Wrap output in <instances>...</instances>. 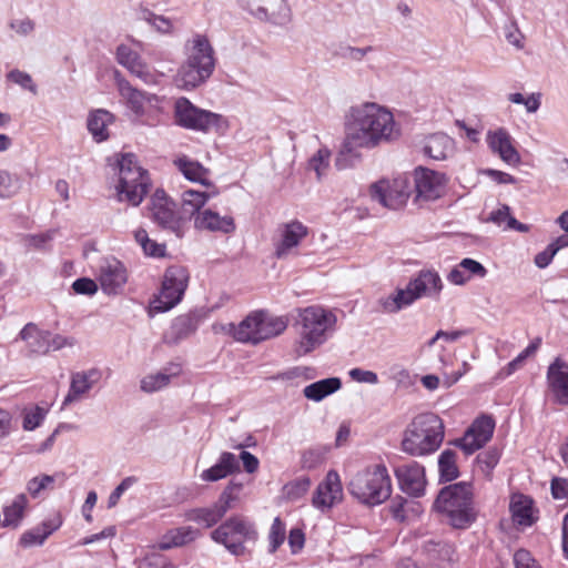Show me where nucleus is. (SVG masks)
Listing matches in <instances>:
<instances>
[{
    "instance_id": "25",
    "label": "nucleus",
    "mask_w": 568,
    "mask_h": 568,
    "mask_svg": "<svg viewBox=\"0 0 568 568\" xmlns=\"http://www.w3.org/2000/svg\"><path fill=\"white\" fill-rule=\"evenodd\" d=\"M101 378V372L91 368L85 372H77L71 375L70 388L64 397L63 405H70L82 398Z\"/></svg>"
},
{
    "instance_id": "5",
    "label": "nucleus",
    "mask_w": 568,
    "mask_h": 568,
    "mask_svg": "<svg viewBox=\"0 0 568 568\" xmlns=\"http://www.w3.org/2000/svg\"><path fill=\"white\" fill-rule=\"evenodd\" d=\"M288 321L284 316H274L265 311L251 312L237 325H222L223 332L240 343L257 345L281 335L287 328Z\"/></svg>"
},
{
    "instance_id": "6",
    "label": "nucleus",
    "mask_w": 568,
    "mask_h": 568,
    "mask_svg": "<svg viewBox=\"0 0 568 568\" xmlns=\"http://www.w3.org/2000/svg\"><path fill=\"white\" fill-rule=\"evenodd\" d=\"M300 338L295 346L298 356L306 355L322 345L336 325V316L320 306H308L298 314Z\"/></svg>"
},
{
    "instance_id": "50",
    "label": "nucleus",
    "mask_w": 568,
    "mask_h": 568,
    "mask_svg": "<svg viewBox=\"0 0 568 568\" xmlns=\"http://www.w3.org/2000/svg\"><path fill=\"white\" fill-rule=\"evenodd\" d=\"M286 536L285 525L276 517L273 520L268 532L270 552H275L278 547L284 542Z\"/></svg>"
},
{
    "instance_id": "34",
    "label": "nucleus",
    "mask_w": 568,
    "mask_h": 568,
    "mask_svg": "<svg viewBox=\"0 0 568 568\" xmlns=\"http://www.w3.org/2000/svg\"><path fill=\"white\" fill-rule=\"evenodd\" d=\"M61 523L59 516L44 520L41 525L23 532L20 538V545L26 548L42 545L61 526Z\"/></svg>"
},
{
    "instance_id": "8",
    "label": "nucleus",
    "mask_w": 568,
    "mask_h": 568,
    "mask_svg": "<svg viewBox=\"0 0 568 568\" xmlns=\"http://www.w3.org/2000/svg\"><path fill=\"white\" fill-rule=\"evenodd\" d=\"M150 185L148 171L138 164L135 155L123 154L119 161V200L138 206L149 192Z\"/></svg>"
},
{
    "instance_id": "36",
    "label": "nucleus",
    "mask_w": 568,
    "mask_h": 568,
    "mask_svg": "<svg viewBox=\"0 0 568 568\" xmlns=\"http://www.w3.org/2000/svg\"><path fill=\"white\" fill-rule=\"evenodd\" d=\"M174 164L189 181L200 183L204 186L213 185L209 180L210 171L199 162L192 161L186 156H180L174 160Z\"/></svg>"
},
{
    "instance_id": "35",
    "label": "nucleus",
    "mask_w": 568,
    "mask_h": 568,
    "mask_svg": "<svg viewBox=\"0 0 568 568\" xmlns=\"http://www.w3.org/2000/svg\"><path fill=\"white\" fill-rule=\"evenodd\" d=\"M20 337L27 343L31 353L45 354L51 348L49 334L40 331L33 323H29L22 328Z\"/></svg>"
},
{
    "instance_id": "43",
    "label": "nucleus",
    "mask_w": 568,
    "mask_h": 568,
    "mask_svg": "<svg viewBox=\"0 0 568 568\" xmlns=\"http://www.w3.org/2000/svg\"><path fill=\"white\" fill-rule=\"evenodd\" d=\"M169 371V373L162 372L145 376L141 381V389L145 393H153L162 389L163 387L169 385L171 377L178 376L180 374L181 368L179 365H174Z\"/></svg>"
},
{
    "instance_id": "51",
    "label": "nucleus",
    "mask_w": 568,
    "mask_h": 568,
    "mask_svg": "<svg viewBox=\"0 0 568 568\" xmlns=\"http://www.w3.org/2000/svg\"><path fill=\"white\" fill-rule=\"evenodd\" d=\"M476 460L485 476H489L494 467L499 462V453L497 449H488L485 453L479 454Z\"/></svg>"
},
{
    "instance_id": "21",
    "label": "nucleus",
    "mask_w": 568,
    "mask_h": 568,
    "mask_svg": "<svg viewBox=\"0 0 568 568\" xmlns=\"http://www.w3.org/2000/svg\"><path fill=\"white\" fill-rule=\"evenodd\" d=\"M247 7L262 21L284 24L290 20V9L285 0H248Z\"/></svg>"
},
{
    "instance_id": "19",
    "label": "nucleus",
    "mask_w": 568,
    "mask_h": 568,
    "mask_svg": "<svg viewBox=\"0 0 568 568\" xmlns=\"http://www.w3.org/2000/svg\"><path fill=\"white\" fill-rule=\"evenodd\" d=\"M116 59L131 74L146 84H156L160 78L164 75L162 72H152L141 57L125 44L118 47Z\"/></svg>"
},
{
    "instance_id": "28",
    "label": "nucleus",
    "mask_w": 568,
    "mask_h": 568,
    "mask_svg": "<svg viewBox=\"0 0 568 568\" xmlns=\"http://www.w3.org/2000/svg\"><path fill=\"white\" fill-rule=\"evenodd\" d=\"M194 224L196 229L222 232L224 234L232 233L235 230V222L232 216H221L217 212L210 209L199 212L194 217Z\"/></svg>"
},
{
    "instance_id": "27",
    "label": "nucleus",
    "mask_w": 568,
    "mask_h": 568,
    "mask_svg": "<svg viewBox=\"0 0 568 568\" xmlns=\"http://www.w3.org/2000/svg\"><path fill=\"white\" fill-rule=\"evenodd\" d=\"M175 205L168 199L163 190H156L151 199V215L154 222L163 227H174L176 224Z\"/></svg>"
},
{
    "instance_id": "18",
    "label": "nucleus",
    "mask_w": 568,
    "mask_h": 568,
    "mask_svg": "<svg viewBox=\"0 0 568 568\" xmlns=\"http://www.w3.org/2000/svg\"><path fill=\"white\" fill-rule=\"evenodd\" d=\"M280 237L275 243L274 255L278 260L286 258L307 236L308 229L300 221H291L278 226Z\"/></svg>"
},
{
    "instance_id": "57",
    "label": "nucleus",
    "mask_w": 568,
    "mask_h": 568,
    "mask_svg": "<svg viewBox=\"0 0 568 568\" xmlns=\"http://www.w3.org/2000/svg\"><path fill=\"white\" fill-rule=\"evenodd\" d=\"M44 418V412L40 407L26 413L23 417V428L26 430H33L38 427Z\"/></svg>"
},
{
    "instance_id": "1",
    "label": "nucleus",
    "mask_w": 568,
    "mask_h": 568,
    "mask_svg": "<svg viewBox=\"0 0 568 568\" xmlns=\"http://www.w3.org/2000/svg\"><path fill=\"white\" fill-rule=\"evenodd\" d=\"M400 129L393 113L377 103H364L351 109V121L341 156L356 149H373L396 140Z\"/></svg>"
},
{
    "instance_id": "39",
    "label": "nucleus",
    "mask_w": 568,
    "mask_h": 568,
    "mask_svg": "<svg viewBox=\"0 0 568 568\" xmlns=\"http://www.w3.org/2000/svg\"><path fill=\"white\" fill-rule=\"evenodd\" d=\"M342 386L341 379L337 377H329L313 384L307 385L303 394L307 399L320 402L324 397L338 390Z\"/></svg>"
},
{
    "instance_id": "52",
    "label": "nucleus",
    "mask_w": 568,
    "mask_h": 568,
    "mask_svg": "<svg viewBox=\"0 0 568 568\" xmlns=\"http://www.w3.org/2000/svg\"><path fill=\"white\" fill-rule=\"evenodd\" d=\"M139 568H173L171 562L160 554L146 555L139 564Z\"/></svg>"
},
{
    "instance_id": "42",
    "label": "nucleus",
    "mask_w": 568,
    "mask_h": 568,
    "mask_svg": "<svg viewBox=\"0 0 568 568\" xmlns=\"http://www.w3.org/2000/svg\"><path fill=\"white\" fill-rule=\"evenodd\" d=\"M28 505V498L24 494L16 496L12 503L3 509L4 527H18L23 518L24 509Z\"/></svg>"
},
{
    "instance_id": "44",
    "label": "nucleus",
    "mask_w": 568,
    "mask_h": 568,
    "mask_svg": "<svg viewBox=\"0 0 568 568\" xmlns=\"http://www.w3.org/2000/svg\"><path fill=\"white\" fill-rule=\"evenodd\" d=\"M134 240L141 246L144 254L152 257H163L166 246L149 237L148 232L140 227L134 231Z\"/></svg>"
},
{
    "instance_id": "59",
    "label": "nucleus",
    "mask_w": 568,
    "mask_h": 568,
    "mask_svg": "<svg viewBox=\"0 0 568 568\" xmlns=\"http://www.w3.org/2000/svg\"><path fill=\"white\" fill-rule=\"evenodd\" d=\"M136 481V478L135 477H126L124 478L118 486L116 488L112 491V494L110 495L109 499H108V506L109 508H112L114 507L120 497L122 496V494L129 489L134 483Z\"/></svg>"
},
{
    "instance_id": "48",
    "label": "nucleus",
    "mask_w": 568,
    "mask_h": 568,
    "mask_svg": "<svg viewBox=\"0 0 568 568\" xmlns=\"http://www.w3.org/2000/svg\"><path fill=\"white\" fill-rule=\"evenodd\" d=\"M311 486V480L307 477L298 478L294 481L286 484L283 488L284 495L290 500H296L303 497Z\"/></svg>"
},
{
    "instance_id": "2",
    "label": "nucleus",
    "mask_w": 568,
    "mask_h": 568,
    "mask_svg": "<svg viewBox=\"0 0 568 568\" xmlns=\"http://www.w3.org/2000/svg\"><path fill=\"white\" fill-rule=\"evenodd\" d=\"M445 437L442 418L434 413H423L413 418L404 432L402 449L415 457L435 453Z\"/></svg>"
},
{
    "instance_id": "20",
    "label": "nucleus",
    "mask_w": 568,
    "mask_h": 568,
    "mask_svg": "<svg viewBox=\"0 0 568 568\" xmlns=\"http://www.w3.org/2000/svg\"><path fill=\"white\" fill-rule=\"evenodd\" d=\"M400 489L407 495L419 497L425 491V469L417 462H410L395 468Z\"/></svg>"
},
{
    "instance_id": "13",
    "label": "nucleus",
    "mask_w": 568,
    "mask_h": 568,
    "mask_svg": "<svg viewBox=\"0 0 568 568\" xmlns=\"http://www.w3.org/2000/svg\"><path fill=\"white\" fill-rule=\"evenodd\" d=\"M371 196L384 207L399 210L405 206L410 195V185L406 175L392 181L381 180L371 186Z\"/></svg>"
},
{
    "instance_id": "22",
    "label": "nucleus",
    "mask_w": 568,
    "mask_h": 568,
    "mask_svg": "<svg viewBox=\"0 0 568 568\" xmlns=\"http://www.w3.org/2000/svg\"><path fill=\"white\" fill-rule=\"evenodd\" d=\"M547 385L554 402L568 405V364L556 358L547 371Z\"/></svg>"
},
{
    "instance_id": "11",
    "label": "nucleus",
    "mask_w": 568,
    "mask_h": 568,
    "mask_svg": "<svg viewBox=\"0 0 568 568\" xmlns=\"http://www.w3.org/2000/svg\"><path fill=\"white\" fill-rule=\"evenodd\" d=\"M242 488V483L231 480L214 505L189 510L185 514L186 519L202 525L205 528L213 527L239 500V493Z\"/></svg>"
},
{
    "instance_id": "33",
    "label": "nucleus",
    "mask_w": 568,
    "mask_h": 568,
    "mask_svg": "<svg viewBox=\"0 0 568 568\" xmlns=\"http://www.w3.org/2000/svg\"><path fill=\"white\" fill-rule=\"evenodd\" d=\"M509 510L514 523L520 526H531L537 519L534 516L532 499L523 494H515L511 496Z\"/></svg>"
},
{
    "instance_id": "58",
    "label": "nucleus",
    "mask_w": 568,
    "mask_h": 568,
    "mask_svg": "<svg viewBox=\"0 0 568 568\" xmlns=\"http://www.w3.org/2000/svg\"><path fill=\"white\" fill-rule=\"evenodd\" d=\"M459 267L463 268L465 272H468L469 274L467 276H479L484 277L487 274V270L484 267L483 264L479 262L473 260V258H464L459 263Z\"/></svg>"
},
{
    "instance_id": "30",
    "label": "nucleus",
    "mask_w": 568,
    "mask_h": 568,
    "mask_svg": "<svg viewBox=\"0 0 568 568\" xmlns=\"http://www.w3.org/2000/svg\"><path fill=\"white\" fill-rule=\"evenodd\" d=\"M240 471V464L237 457L229 452L220 455L215 465L205 469L201 474V478L205 481H216Z\"/></svg>"
},
{
    "instance_id": "15",
    "label": "nucleus",
    "mask_w": 568,
    "mask_h": 568,
    "mask_svg": "<svg viewBox=\"0 0 568 568\" xmlns=\"http://www.w3.org/2000/svg\"><path fill=\"white\" fill-rule=\"evenodd\" d=\"M116 84L126 108L136 116L159 112L161 110L162 100L156 94L141 91L132 87L131 83L123 78L118 79Z\"/></svg>"
},
{
    "instance_id": "16",
    "label": "nucleus",
    "mask_w": 568,
    "mask_h": 568,
    "mask_svg": "<svg viewBox=\"0 0 568 568\" xmlns=\"http://www.w3.org/2000/svg\"><path fill=\"white\" fill-rule=\"evenodd\" d=\"M495 429V420L487 415L476 418L462 438L453 444L459 447L465 455H471L484 447L491 438Z\"/></svg>"
},
{
    "instance_id": "46",
    "label": "nucleus",
    "mask_w": 568,
    "mask_h": 568,
    "mask_svg": "<svg viewBox=\"0 0 568 568\" xmlns=\"http://www.w3.org/2000/svg\"><path fill=\"white\" fill-rule=\"evenodd\" d=\"M197 321L191 315H181L176 317L171 326L173 342L187 337L196 331Z\"/></svg>"
},
{
    "instance_id": "4",
    "label": "nucleus",
    "mask_w": 568,
    "mask_h": 568,
    "mask_svg": "<svg viewBox=\"0 0 568 568\" xmlns=\"http://www.w3.org/2000/svg\"><path fill=\"white\" fill-rule=\"evenodd\" d=\"M434 509L454 528H466L476 519L471 485L456 483L442 488L434 501Z\"/></svg>"
},
{
    "instance_id": "32",
    "label": "nucleus",
    "mask_w": 568,
    "mask_h": 568,
    "mask_svg": "<svg viewBox=\"0 0 568 568\" xmlns=\"http://www.w3.org/2000/svg\"><path fill=\"white\" fill-rule=\"evenodd\" d=\"M199 536L200 531L191 526L172 528L161 536L158 547L161 550L182 547L194 541Z\"/></svg>"
},
{
    "instance_id": "10",
    "label": "nucleus",
    "mask_w": 568,
    "mask_h": 568,
    "mask_svg": "<svg viewBox=\"0 0 568 568\" xmlns=\"http://www.w3.org/2000/svg\"><path fill=\"white\" fill-rule=\"evenodd\" d=\"M189 272L184 266L172 265L163 275L162 286L159 295L152 302V310L166 312L178 305L187 287Z\"/></svg>"
},
{
    "instance_id": "14",
    "label": "nucleus",
    "mask_w": 568,
    "mask_h": 568,
    "mask_svg": "<svg viewBox=\"0 0 568 568\" xmlns=\"http://www.w3.org/2000/svg\"><path fill=\"white\" fill-rule=\"evenodd\" d=\"M417 550L428 568H455L459 561L455 546L440 539H423L417 545Z\"/></svg>"
},
{
    "instance_id": "54",
    "label": "nucleus",
    "mask_w": 568,
    "mask_h": 568,
    "mask_svg": "<svg viewBox=\"0 0 568 568\" xmlns=\"http://www.w3.org/2000/svg\"><path fill=\"white\" fill-rule=\"evenodd\" d=\"M8 79L21 85L23 89L31 91L32 93H37V87L28 73L20 70H12L8 73Z\"/></svg>"
},
{
    "instance_id": "41",
    "label": "nucleus",
    "mask_w": 568,
    "mask_h": 568,
    "mask_svg": "<svg viewBox=\"0 0 568 568\" xmlns=\"http://www.w3.org/2000/svg\"><path fill=\"white\" fill-rule=\"evenodd\" d=\"M206 191L186 190L183 192L182 200L184 206H190V213L202 212L201 207L211 199L219 194V190L215 185L206 186Z\"/></svg>"
},
{
    "instance_id": "29",
    "label": "nucleus",
    "mask_w": 568,
    "mask_h": 568,
    "mask_svg": "<svg viewBox=\"0 0 568 568\" xmlns=\"http://www.w3.org/2000/svg\"><path fill=\"white\" fill-rule=\"evenodd\" d=\"M410 287L418 298L422 296L438 297L443 290V281L436 271L424 270L410 281Z\"/></svg>"
},
{
    "instance_id": "38",
    "label": "nucleus",
    "mask_w": 568,
    "mask_h": 568,
    "mask_svg": "<svg viewBox=\"0 0 568 568\" xmlns=\"http://www.w3.org/2000/svg\"><path fill=\"white\" fill-rule=\"evenodd\" d=\"M454 150V141L444 133H436L426 140L425 153L434 160H445Z\"/></svg>"
},
{
    "instance_id": "56",
    "label": "nucleus",
    "mask_w": 568,
    "mask_h": 568,
    "mask_svg": "<svg viewBox=\"0 0 568 568\" xmlns=\"http://www.w3.org/2000/svg\"><path fill=\"white\" fill-rule=\"evenodd\" d=\"M514 565L515 568H541L531 554L525 549H519L514 554Z\"/></svg>"
},
{
    "instance_id": "60",
    "label": "nucleus",
    "mask_w": 568,
    "mask_h": 568,
    "mask_svg": "<svg viewBox=\"0 0 568 568\" xmlns=\"http://www.w3.org/2000/svg\"><path fill=\"white\" fill-rule=\"evenodd\" d=\"M410 504L413 503L403 497L395 498L390 505V511L394 518L405 520L407 517V508Z\"/></svg>"
},
{
    "instance_id": "64",
    "label": "nucleus",
    "mask_w": 568,
    "mask_h": 568,
    "mask_svg": "<svg viewBox=\"0 0 568 568\" xmlns=\"http://www.w3.org/2000/svg\"><path fill=\"white\" fill-rule=\"evenodd\" d=\"M349 376L359 383L376 384L378 382L377 374L372 371H364L361 368H353Z\"/></svg>"
},
{
    "instance_id": "23",
    "label": "nucleus",
    "mask_w": 568,
    "mask_h": 568,
    "mask_svg": "<svg viewBox=\"0 0 568 568\" xmlns=\"http://www.w3.org/2000/svg\"><path fill=\"white\" fill-rule=\"evenodd\" d=\"M487 143L493 153L498 154L499 158L508 165H518L520 163V154L513 145L511 136L509 133L500 128L487 133Z\"/></svg>"
},
{
    "instance_id": "24",
    "label": "nucleus",
    "mask_w": 568,
    "mask_h": 568,
    "mask_svg": "<svg viewBox=\"0 0 568 568\" xmlns=\"http://www.w3.org/2000/svg\"><path fill=\"white\" fill-rule=\"evenodd\" d=\"M343 489L339 476L336 471L329 470L325 480L321 483L313 497V505L316 508H331L342 498Z\"/></svg>"
},
{
    "instance_id": "3",
    "label": "nucleus",
    "mask_w": 568,
    "mask_h": 568,
    "mask_svg": "<svg viewBox=\"0 0 568 568\" xmlns=\"http://www.w3.org/2000/svg\"><path fill=\"white\" fill-rule=\"evenodd\" d=\"M186 61L176 75V84L193 89L204 83L215 68L214 50L205 36L196 34L186 43Z\"/></svg>"
},
{
    "instance_id": "9",
    "label": "nucleus",
    "mask_w": 568,
    "mask_h": 568,
    "mask_svg": "<svg viewBox=\"0 0 568 568\" xmlns=\"http://www.w3.org/2000/svg\"><path fill=\"white\" fill-rule=\"evenodd\" d=\"M211 537L214 541L223 544L231 554L242 556L245 552L244 542L255 540L257 532L252 524L240 516H234L214 529Z\"/></svg>"
},
{
    "instance_id": "63",
    "label": "nucleus",
    "mask_w": 568,
    "mask_h": 568,
    "mask_svg": "<svg viewBox=\"0 0 568 568\" xmlns=\"http://www.w3.org/2000/svg\"><path fill=\"white\" fill-rule=\"evenodd\" d=\"M237 459L242 462L243 468L246 473L254 474L257 471L260 462L253 454L242 450Z\"/></svg>"
},
{
    "instance_id": "49",
    "label": "nucleus",
    "mask_w": 568,
    "mask_h": 568,
    "mask_svg": "<svg viewBox=\"0 0 568 568\" xmlns=\"http://www.w3.org/2000/svg\"><path fill=\"white\" fill-rule=\"evenodd\" d=\"M20 189L19 180L8 171L0 170V197L9 199Z\"/></svg>"
},
{
    "instance_id": "31",
    "label": "nucleus",
    "mask_w": 568,
    "mask_h": 568,
    "mask_svg": "<svg viewBox=\"0 0 568 568\" xmlns=\"http://www.w3.org/2000/svg\"><path fill=\"white\" fill-rule=\"evenodd\" d=\"M240 471V464L237 457L229 452L220 455L215 465L205 469L201 474V478L205 481H216Z\"/></svg>"
},
{
    "instance_id": "37",
    "label": "nucleus",
    "mask_w": 568,
    "mask_h": 568,
    "mask_svg": "<svg viewBox=\"0 0 568 568\" xmlns=\"http://www.w3.org/2000/svg\"><path fill=\"white\" fill-rule=\"evenodd\" d=\"M416 300H418V296L416 295V292L410 287L409 282L406 288H397L393 294L382 298L379 303L384 312L396 313L403 307L413 304Z\"/></svg>"
},
{
    "instance_id": "47",
    "label": "nucleus",
    "mask_w": 568,
    "mask_h": 568,
    "mask_svg": "<svg viewBox=\"0 0 568 568\" xmlns=\"http://www.w3.org/2000/svg\"><path fill=\"white\" fill-rule=\"evenodd\" d=\"M331 152L326 148L320 149L308 161V168L315 171L317 180H321L329 166Z\"/></svg>"
},
{
    "instance_id": "55",
    "label": "nucleus",
    "mask_w": 568,
    "mask_h": 568,
    "mask_svg": "<svg viewBox=\"0 0 568 568\" xmlns=\"http://www.w3.org/2000/svg\"><path fill=\"white\" fill-rule=\"evenodd\" d=\"M324 460V455L318 449H307L302 455V467L306 469L316 468Z\"/></svg>"
},
{
    "instance_id": "12",
    "label": "nucleus",
    "mask_w": 568,
    "mask_h": 568,
    "mask_svg": "<svg viewBox=\"0 0 568 568\" xmlns=\"http://www.w3.org/2000/svg\"><path fill=\"white\" fill-rule=\"evenodd\" d=\"M174 113L179 125L201 132H207L212 126L219 128L225 122L221 114L200 109L186 98L176 100Z\"/></svg>"
},
{
    "instance_id": "7",
    "label": "nucleus",
    "mask_w": 568,
    "mask_h": 568,
    "mask_svg": "<svg viewBox=\"0 0 568 568\" xmlns=\"http://www.w3.org/2000/svg\"><path fill=\"white\" fill-rule=\"evenodd\" d=\"M349 493L362 504L381 505L389 498L392 484L384 465H374L358 471L348 484Z\"/></svg>"
},
{
    "instance_id": "26",
    "label": "nucleus",
    "mask_w": 568,
    "mask_h": 568,
    "mask_svg": "<svg viewBox=\"0 0 568 568\" xmlns=\"http://www.w3.org/2000/svg\"><path fill=\"white\" fill-rule=\"evenodd\" d=\"M126 271L121 262L112 260L101 266L99 281L105 293H116L126 283Z\"/></svg>"
},
{
    "instance_id": "62",
    "label": "nucleus",
    "mask_w": 568,
    "mask_h": 568,
    "mask_svg": "<svg viewBox=\"0 0 568 568\" xmlns=\"http://www.w3.org/2000/svg\"><path fill=\"white\" fill-rule=\"evenodd\" d=\"M551 494L556 499L568 498V479L560 477L552 478Z\"/></svg>"
},
{
    "instance_id": "40",
    "label": "nucleus",
    "mask_w": 568,
    "mask_h": 568,
    "mask_svg": "<svg viewBox=\"0 0 568 568\" xmlns=\"http://www.w3.org/2000/svg\"><path fill=\"white\" fill-rule=\"evenodd\" d=\"M112 122V114L105 110H97L88 119V130L97 142L109 138L108 125Z\"/></svg>"
},
{
    "instance_id": "17",
    "label": "nucleus",
    "mask_w": 568,
    "mask_h": 568,
    "mask_svg": "<svg viewBox=\"0 0 568 568\" xmlns=\"http://www.w3.org/2000/svg\"><path fill=\"white\" fill-rule=\"evenodd\" d=\"M414 182L415 201L428 202L444 194L447 180L443 173L419 166L414 171Z\"/></svg>"
},
{
    "instance_id": "61",
    "label": "nucleus",
    "mask_w": 568,
    "mask_h": 568,
    "mask_svg": "<svg viewBox=\"0 0 568 568\" xmlns=\"http://www.w3.org/2000/svg\"><path fill=\"white\" fill-rule=\"evenodd\" d=\"M72 288L78 294L92 295L97 292L98 286L93 280L82 277L73 282Z\"/></svg>"
},
{
    "instance_id": "53",
    "label": "nucleus",
    "mask_w": 568,
    "mask_h": 568,
    "mask_svg": "<svg viewBox=\"0 0 568 568\" xmlns=\"http://www.w3.org/2000/svg\"><path fill=\"white\" fill-rule=\"evenodd\" d=\"M53 477L49 475L34 477L28 481L27 489L32 497H37L44 488L53 484Z\"/></svg>"
},
{
    "instance_id": "45",
    "label": "nucleus",
    "mask_w": 568,
    "mask_h": 568,
    "mask_svg": "<svg viewBox=\"0 0 568 568\" xmlns=\"http://www.w3.org/2000/svg\"><path fill=\"white\" fill-rule=\"evenodd\" d=\"M438 468L440 480L452 481L459 475V470L456 464V453L450 449L442 452L438 458Z\"/></svg>"
}]
</instances>
